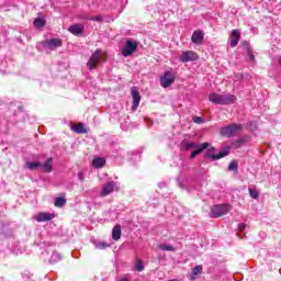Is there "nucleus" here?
Here are the masks:
<instances>
[{
  "mask_svg": "<svg viewBox=\"0 0 281 281\" xmlns=\"http://www.w3.org/2000/svg\"><path fill=\"white\" fill-rule=\"evenodd\" d=\"M43 172H52L54 170V159L48 158L43 165L41 164Z\"/></svg>",
  "mask_w": 281,
  "mask_h": 281,
  "instance_id": "obj_19",
  "label": "nucleus"
},
{
  "mask_svg": "<svg viewBox=\"0 0 281 281\" xmlns=\"http://www.w3.org/2000/svg\"><path fill=\"white\" fill-rule=\"evenodd\" d=\"M220 133L224 137H236V135H240V133H243V125L233 123L228 126L222 127Z\"/></svg>",
  "mask_w": 281,
  "mask_h": 281,
  "instance_id": "obj_3",
  "label": "nucleus"
},
{
  "mask_svg": "<svg viewBox=\"0 0 281 281\" xmlns=\"http://www.w3.org/2000/svg\"><path fill=\"white\" fill-rule=\"evenodd\" d=\"M116 184L114 181H110L103 184L100 196H109L112 192H115Z\"/></svg>",
  "mask_w": 281,
  "mask_h": 281,
  "instance_id": "obj_11",
  "label": "nucleus"
},
{
  "mask_svg": "<svg viewBox=\"0 0 281 281\" xmlns=\"http://www.w3.org/2000/svg\"><path fill=\"white\" fill-rule=\"evenodd\" d=\"M228 170H238V162L236 160L231 161Z\"/></svg>",
  "mask_w": 281,
  "mask_h": 281,
  "instance_id": "obj_30",
  "label": "nucleus"
},
{
  "mask_svg": "<svg viewBox=\"0 0 281 281\" xmlns=\"http://www.w3.org/2000/svg\"><path fill=\"white\" fill-rule=\"evenodd\" d=\"M209 100L213 104H235L237 98L234 94H218L213 92L209 95Z\"/></svg>",
  "mask_w": 281,
  "mask_h": 281,
  "instance_id": "obj_2",
  "label": "nucleus"
},
{
  "mask_svg": "<svg viewBox=\"0 0 281 281\" xmlns=\"http://www.w3.org/2000/svg\"><path fill=\"white\" fill-rule=\"evenodd\" d=\"M180 63H192L199 60V54L193 50H184L179 57Z\"/></svg>",
  "mask_w": 281,
  "mask_h": 281,
  "instance_id": "obj_7",
  "label": "nucleus"
},
{
  "mask_svg": "<svg viewBox=\"0 0 281 281\" xmlns=\"http://www.w3.org/2000/svg\"><path fill=\"white\" fill-rule=\"evenodd\" d=\"M245 142H246L245 139L240 138L236 142H234L232 144L231 148H235V149L240 148V146H243L245 144Z\"/></svg>",
  "mask_w": 281,
  "mask_h": 281,
  "instance_id": "obj_27",
  "label": "nucleus"
},
{
  "mask_svg": "<svg viewBox=\"0 0 281 281\" xmlns=\"http://www.w3.org/2000/svg\"><path fill=\"white\" fill-rule=\"evenodd\" d=\"M279 65H280V67H281V56L279 57Z\"/></svg>",
  "mask_w": 281,
  "mask_h": 281,
  "instance_id": "obj_37",
  "label": "nucleus"
},
{
  "mask_svg": "<svg viewBox=\"0 0 281 281\" xmlns=\"http://www.w3.org/2000/svg\"><path fill=\"white\" fill-rule=\"evenodd\" d=\"M78 179L79 181H85V173H82V171L78 173Z\"/></svg>",
  "mask_w": 281,
  "mask_h": 281,
  "instance_id": "obj_35",
  "label": "nucleus"
},
{
  "mask_svg": "<svg viewBox=\"0 0 281 281\" xmlns=\"http://www.w3.org/2000/svg\"><path fill=\"white\" fill-rule=\"evenodd\" d=\"M181 150H194V148H199V144L189 140H182L180 145Z\"/></svg>",
  "mask_w": 281,
  "mask_h": 281,
  "instance_id": "obj_16",
  "label": "nucleus"
},
{
  "mask_svg": "<svg viewBox=\"0 0 281 281\" xmlns=\"http://www.w3.org/2000/svg\"><path fill=\"white\" fill-rule=\"evenodd\" d=\"M205 148H210L209 143H203L201 145H198V147L194 148L193 151L191 153V159H194V157H196V155H201V153H203V150H205Z\"/></svg>",
  "mask_w": 281,
  "mask_h": 281,
  "instance_id": "obj_17",
  "label": "nucleus"
},
{
  "mask_svg": "<svg viewBox=\"0 0 281 281\" xmlns=\"http://www.w3.org/2000/svg\"><path fill=\"white\" fill-rule=\"evenodd\" d=\"M135 269H136V271H143L144 270V261H142L140 259H136Z\"/></svg>",
  "mask_w": 281,
  "mask_h": 281,
  "instance_id": "obj_29",
  "label": "nucleus"
},
{
  "mask_svg": "<svg viewBox=\"0 0 281 281\" xmlns=\"http://www.w3.org/2000/svg\"><path fill=\"white\" fill-rule=\"evenodd\" d=\"M131 94L133 98L132 111H137L139 102H142V94H139V90L137 89V87L131 88Z\"/></svg>",
  "mask_w": 281,
  "mask_h": 281,
  "instance_id": "obj_8",
  "label": "nucleus"
},
{
  "mask_svg": "<svg viewBox=\"0 0 281 281\" xmlns=\"http://www.w3.org/2000/svg\"><path fill=\"white\" fill-rule=\"evenodd\" d=\"M192 43L195 45H201L203 43V32L202 31H194L191 37Z\"/></svg>",
  "mask_w": 281,
  "mask_h": 281,
  "instance_id": "obj_18",
  "label": "nucleus"
},
{
  "mask_svg": "<svg viewBox=\"0 0 281 281\" xmlns=\"http://www.w3.org/2000/svg\"><path fill=\"white\" fill-rule=\"evenodd\" d=\"M55 216V214L42 212L34 215V218L37 223H45L47 221H52Z\"/></svg>",
  "mask_w": 281,
  "mask_h": 281,
  "instance_id": "obj_12",
  "label": "nucleus"
},
{
  "mask_svg": "<svg viewBox=\"0 0 281 281\" xmlns=\"http://www.w3.org/2000/svg\"><path fill=\"white\" fill-rule=\"evenodd\" d=\"M67 205V199L59 196L55 199V207H65Z\"/></svg>",
  "mask_w": 281,
  "mask_h": 281,
  "instance_id": "obj_22",
  "label": "nucleus"
},
{
  "mask_svg": "<svg viewBox=\"0 0 281 281\" xmlns=\"http://www.w3.org/2000/svg\"><path fill=\"white\" fill-rule=\"evenodd\" d=\"M203 271V266H195L192 270V280H194L195 276H199Z\"/></svg>",
  "mask_w": 281,
  "mask_h": 281,
  "instance_id": "obj_26",
  "label": "nucleus"
},
{
  "mask_svg": "<svg viewBox=\"0 0 281 281\" xmlns=\"http://www.w3.org/2000/svg\"><path fill=\"white\" fill-rule=\"evenodd\" d=\"M232 210V205L229 204H217L212 206L211 216L213 218H218L221 216H225Z\"/></svg>",
  "mask_w": 281,
  "mask_h": 281,
  "instance_id": "obj_4",
  "label": "nucleus"
},
{
  "mask_svg": "<svg viewBox=\"0 0 281 281\" xmlns=\"http://www.w3.org/2000/svg\"><path fill=\"white\" fill-rule=\"evenodd\" d=\"M192 121L195 123V124H203V119L200 117V116H193Z\"/></svg>",
  "mask_w": 281,
  "mask_h": 281,
  "instance_id": "obj_33",
  "label": "nucleus"
},
{
  "mask_svg": "<svg viewBox=\"0 0 281 281\" xmlns=\"http://www.w3.org/2000/svg\"><path fill=\"white\" fill-rule=\"evenodd\" d=\"M106 52H103L101 48L95 49L87 63L88 69L93 71V69L98 68L100 63H106Z\"/></svg>",
  "mask_w": 281,
  "mask_h": 281,
  "instance_id": "obj_1",
  "label": "nucleus"
},
{
  "mask_svg": "<svg viewBox=\"0 0 281 281\" xmlns=\"http://www.w3.org/2000/svg\"><path fill=\"white\" fill-rule=\"evenodd\" d=\"M87 21H97V22H102V16L97 15V16H91V18H86Z\"/></svg>",
  "mask_w": 281,
  "mask_h": 281,
  "instance_id": "obj_31",
  "label": "nucleus"
},
{
  "mask_svg": "<svg viewBox=\"0 0 281 281\" xmlns=\"http://www.w3.org/2000/svg\"><path fill=\"white\" fill-rule=\"evenodd\" d=\"M70 128L71 131H74V133H77L79 135L87 133V127H85L83 123H71Z\"/></svg>",
  "mask_w": 281,
  "mask_h": 281,
  "instance_id": "obj_14",
  "label": "nucleus"
},
{
  "mask_svg": "<svg viewBox=\"0 0 281 281\" xmlns=\"http://www.w3.org/2000/svg\"><path fill=\"white\" fill-rule=\"evenodd\" d=\"M249 194L251 199H258L260 196V192L256 188H249Z\"/></svg>",
  "mask_w": 281,
  "mask_h": 281,
  "instance_id": "obj_24",
  "label": "nucleus"
},
{
  "mask_svg": "<svg viewBox=\"0 0 281 281\" xmlns=\"http://www.w3.org/2000/svg\"><path fill=\"white\" fill-rule=\"evenodd\" d=\"M247 54H248L250 60L254 63V60H256V56L254 55V50L251 48H248Z\"/></svg>",
  "mask_w": 281,
  "mask_h": 281,
  "instance_id": "obj_32",
  "label": "nucleus"
},
{
  "mask_svg": "<svg viewBox=\"0 0 281 281\" xmlns=\"http://www.w3.org/2000/svg\"><path fill=\"white\" fill-rule=\"evenodd\" d=\"M240 43V31L233 30L231 33V47H236Z\"/></svg>",
  "mask_w": 281,
  "mask_h": 281,
  "instance_id": "obj_13",
  "label": "nucleus"
},
{
  "mask_svg": "<svg viewBox=\"0 0 281 281\" xmlns=\"http://www.w3.org/2000/svg\"><path fill=\"white\" fill-rule=\"evenodd\" d=\"M175 80H177V74L172 72V70H167L160 77V85L164 87V89H168V87H172Z\"/></svg>",
  "mask_w": 281,
  "mask_h": 281,
  "instance_id": "obj_5",
  "label": "nucleus"
},
{
  "mask_svg": "<svg viewBox=\"0 0 281 281\" xmlns=\"http://www.w3.org/2000/svg\"><path fill=\"white\" fill-rule=\"evenodd\" d=\"M214 147H212L206 154V157H210L213 161H216V159H223V157H227V155H229V147L220 151L218 155L214 154Z\"/></svg>",
  "mask_w": 281,
  "mask_h": 281,
  "instance_id": "obj_10",
  "label": "nucleus"
},
{
  "mask_svg": "<svg viewBox=\"0 0 281 281\" xmlns=\"http://www.w3.org/2000/svg\"><path fill=\"white\" fill-rule=\"evenodd\" d=\"M26 167L29 168V170H38V168H41V162L30 161V162H26Z\"/></svg>",
  "mask_w": 281,
  "mask_h": 281,
  "instance_id": "obj_23",
  "label": "nucleus"
},
{
  "mask_svg": "<svg viewBox=\"0 0 281 281\" xmlns=\"http://www.w3.org/2000/svg\"><path fill=\"white\" fill-rule=\"evenodd\" d=\"M241 45L246 49V52H249V49H251V46H249V42H241Z\"/></svg>",
  "mask_w": 281,
  "mask_h": 281,
  "instance_id": "obj_34",
  "label": "nucleus"
},
{
  "mask_svg": "<svg viewBox=\"0 0 281 281\" xmlns=\"http://www.w3.org/2000/svg\"><path fill=\"white\" fill-rule=\"evenodd\" d=\"M68 31L70 32V34H74V36H78L85 32V25L74 24L69 26Z\"/></svg>",
  "mask_w": 281,
  "mask_h": 281,
  "instance_id": "obj_15",
  "label": "nucleus"
},
{
  "mask_svg": "<svg viewBox=\"0 0 281 281\" xmlns=\"http://www.w3.org/2000/svg\"><path fill=\"white\" fill-rule=\"evenodd\" d=\"M42 45L44 49H50V52H54V49H58V47H63V40L60 38L46 40L42 42Z\"/></svg>",
  "mask_w": 281,
  "mask_h": 281,
  "instance_id": "obj_6",
  "label": "nucleus"
},
{
  "mask_svg": "<svg viewBox=\"0 0 281 281\" xmlns=\"http://www.w3.org/2000/svg\"><path fill=\"white\" fill-rule=\"evenodd\" d=\"M137 52V43L127 41L125 46L122 49V54L125 57L133 56Z\"/></svg>",
  "mask_w": 281,
  "mask_h": 281,
  "instance_id": "obj_9",
  "label": "nucleus"
},
{
  "mask_svg": "<svg viewBox=\"0 0 281 281\" xmlns=\"http://www.w3.org/2000/svg\"><path fill=\"white\" fill-rule=\"evenodd\" d=\"M104 164H106V160H104V158H94L92 160L93 168H103Z\"/></svg>",
  "mask_w": 281,
  "mask_h": 281,
  "instance_id": "obj_21",
  "label": "nucleus"
},
{
  "mask_svg": "<svg viewBox=\"0 0 281 281\" xmlns=\"http://www.w3.org/2000/svg\"><path fill=\"white\" fill-rule=\"evenodd\" d=\"M112 238L113 240H120L122 238V226L116 224L112 229Z\"/></svg>",
  "mask_w": 281,
  "mask_h": 281,
  "instance_id": "obj_20",
  "label": "nucleus"
},
{
  "mask_svg": "<svg viewBox=\"0 0 281 281\" xmlns=\"http://www.w3.org/2000/svg\"><path fill=\"white\" fill-rule=\"evenodd\" d=\"M245 227H247V225H245V224H239V225H238L239 232H244Z\"/></svg>",
  "mask_w": 281,
  "mask_h": 281,
  "instance_id": "obj_36",
  "label": "nucleus"
},
{
  "mask_svg": "<svg viewBox=\"0 0 281 281\" xmlns=\"http://www.w3.org/2000/svg\"><path fill=\"white\" fill-rule=\"evenodd\" d=\"M34 25L36 27H45V21L43 20V18H37L34 20Z\"/></svg>",
  "mask_w": 281,
  "mask_h": 281,
  "instance_id": "obj_28",
  "label": "nucleus"
},
{
  "mask_svg": "<svg viewBox=\"0 0 281 281\" xmlns=\"http://www.w3.org/2000/svg\"><path fill=\"white\" fill-rule=\"evenodd\" d=\"M158 247L161 251H175V247L171 245L160 244Z\"/></svg>",
  "mask_w": 281,
  "mask_h": 281,
  "instance_id": "obj_25",
  "label": "nucleus"
}]
</instances>
